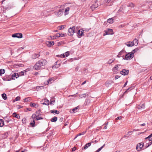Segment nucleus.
<instances>
[{
	"instance_id": "f257e3e1",
	"label": "nucleus",
	"mask_w": 152,
	"mask_h": 152,
	"mask_svg": "<svg viewBox=\"0 0 152 152\" xmlns=\"http://www.w3.org/2000/svg\"><path fill=\"white\" fill-rule=\"evenodd\" d=\"M75 27H70L68 29V35L72 36L74 33L75 32Z\"/></svg>"
},
{
	"instance_id": "f03ea898",
	"label": "nucleus",
	"mask_w": 152,
	"mask_h": 152,
	"mask_svg": "<svg viewBox=\"0 0 152 152\" xmlns=\"http://www.w3.org/2000/svg\"><path fill=\"white\" fill-rule=\"evenodd\" d=\"M104 32H105V34H103V35L104 36L107 35H113L114 34L113 29L111 28H108L107 30H104Z\"/></svg>"
},
{
	"instance_id": "7ed1b4c3",
	"label": "nucleus",
	"mask_w": 152,
	"mask_h": 152,
	"mask_svg": "<svg viewBox=\"0 0 152 152\" xmlns=\"http://www.w3.org/2000/svg\"><path fill=\"white\" fill-rule=\"evenodd\" d=\"M134 54L131 52L127 53L125 56V58H123L125 60H128L132 59L134 57Z\"/></svg>"
},
{
	"instance_id": "20e7f679",
	"label": "nucleus",
	"mask_w": 152,
	"mask_h": 152,
	"mask_svg": "<svg viewBox=\"0 0 152 152\" xmlns=\"http://www.w3.org/2000/svg\"><path fill=\"white\" fill-rule=\"evenodd\" d=\"M64 12V9L63 8L60 9L58 10L55 11V13L57 16H61L63 14Z\"/></svg>"
},
{
	"instance_id": "39448f33",
	"label": "nucleus",
	"mask_w": 152,
	"mask_h": 152,
	"mask_svg": "<svg viewBox=\"0 0 152 152\" xmlns=\"http://www.w3.org/2000/svg\"><path fill=\"white\" fill-rule=\"evenodd\" d=\"M37 62L39 63V65L41 67L46 65L47 63V61L45 59L40 60L38 61Z\"/></svg>"
},
{
	"instance_id": "423d86ee",
	"label": "nucleus",
	"mask_w": 152,
	"mask_h": 152,
	"mask_svg": "<svg viewBox=\"0 0 152 152\" xmlns=\"http://www.w3.org/2000/svg\"><path fill=\"white\" fill-rule=\"evenodd\" d=\"M12 37H17L19 38H21L23 37L22 34L20 33H17L12 34Z\"/></svg>"
},
{
	"instance_id": "0eeeda50",
	"label": "nucleus",
	"mask_w": 152,
	"mask_h": 152,
	"mask_svg": "<svg viewBox=\"0 0 152 152\" xmlns=\"http://www.w3.org/2000/svg\"><path fill=\"white\" fill-rule=\"evenodd\" d=\"M145 139H148V140L150 141L149 143H148L149 144L148 145V146L147 147H148L149 145H151L152 144V134L149 135L148 137H147L145 138Z\"/></svg>"
},
{
	"instance_id": "6e6552de",
	"label": "nucleus",
	"mask_w": 152,
	"mask_h": 152,
	"mask_svg": "<svg viewBox=\"0 0 152 152\" xmlns=\"http://www.w3.org/2000/svg\"><path fill=\"white\" fill-rule=\"evenodd\" d=\"M129 70L127 69H124L120 72V73L123 75H126L128 74Z\"/></svg>"
},
{
	"instance_id": "1a4fd4ad",
	"label": "nucleus",
	"mask_w": 152,
	"mask_h": 152,
	"mask_svg": "<svg viewBox=\"0 0 152 152\" xmlns=\"http://www.w3.org/2000/svg\"><path fill=\"white\" fill-rule=\"evenodd\" d=\"M41 67L39 65V63L37 62L34 66V68L36 70H38L40 69Z\"/></svg>"
},
{
	"instance_id": "9d476101",
	"label": "nucleus",
	"mask_w": 152,
	"mask_h": 152,
	"mask_svg": "<svg viewBox=\"0 0 152 152\" xmlns=\"http://www.w3.org/2000/svg\"><path fill=\"white\" fill-rule=\"evenodd\" d=\"M143 144H142L141 143H138L137 144L136 146V148L138 151L140 150L143 147Z\"/></svg>"
},
{
	"instance_id": "9b49d317",
	"label": "nucleus",
	"mask_w": 152,
	"mask_h": 152,
	"mask_svg": "<svg viewBox=\"0 0 152 152\" xmlns=\"http://www.w3.org/2000/svg\"><path fill=\"white\" fill-rule=\"evenodd\" d=\"M120 66V65H117L115 66L113 68V71L114 73H116L118 71V68Z\"/></svg>"
},
{
	"instance_id": "f8f14e48",
	"label": "nucleus",
	"mask_w": 152,
	"mask_h": 152,
	"mask_svg": "<svg viewBox=\"0 0 152 152\" xmlns=\"http://www.w3.org/2000/svg\"><path fill=\"white\" fill-rule=\"evenodd\" d=\"M95 3L93 4L91 6V8L93 9H94L95 8H96L98 7V4L97 3V0H95L94 1Z\"/></svg>"
},
{
	"instance_id": "ddd939ff",
	"label": "nucleus",
	"mask_w": 152,
	"mask_h": 152,
	"mask_svg": "<svg viewBox=\"0 0 152 152\" xmlns=\"http://www.w3.org/2000/svg\"><path fill=\"white\" fill-rule=\"evenodd\" d=\"M125 44L128 47H132L134 45V43L131 41L128 42H125Z\"/></svg>"
},
{
	"instance_id": "4468645a",
	"label": "nucleus",
	"mask_w": 152,
	"mask_h": 152,
	"mask_svg": "<svg viewBox=\"0 0 152 152\" xmlns=\"http://www.w3.org/2000/svg\"><path fill=\"white\" fill-rule=\"evenodd\" d=\"M19 76V75L18 73H14L13 74L12 76V79L13 80H15V78H18Z\"/></svg>"
},
{
	"instance_id": "2eb2a0df",
	"label": "nucleus",
	"mask_w": 152,
	"mask_h": 152,
	"mask_svg": "<svg viewBox=\"0 0 152 152\" xmlns=\"http://www.w3.org/2000/svg\"><path fill=\"white\" fill-rule=\"evenodd\" d=\"M54 42L53 41H47L46 44L47 46L49 47H51L54 45Z\"/></svg>"
},
{
	"instance_id": "dca6fc26",
	"label": "nucleus",
	"mask_w": 152,
	"mask_h": 152,
	"mask_svg": "<svg viewBox=\"0 0 152 152\" xmlns=\"http://www.w3.org/2000/svg\"><path fill=\"white\" fill-rule=\"evenodd\" d=\"M30 105L32 107H34L36 108H37L38 107V104L36 103H33L32 102H31L30 103Z\"/></svg>"
},
{
	"instance_id": "f3484780",
	"label": "nucleus",
	"mask_w": 152,
	"mask_h": 152,
	"mask_svg": "<svg viewBox=\"0 0 152 152\" xmlns=\"http://www.w3.org/2000/svg\"><path fill=\"white\" fill-rule=\"evenodd\" d=\"M145 104H139L137 106V108L139 110L144 109L145 108Z\"/></svg>"
},
{
	"instance_id": "a211bd4d",
	"label": "nucleus",
	"mask_w": 152,
	"mask_h": 152,
	"mask_svg": "<svg viewBox=\"0 0 152 152\" xmlns=\"http://www.w3.org/2000/svg\"><path fill=\"white\" fill-rule=\"evenodd\" d=\"M126 53L125 50L124 49L121 50L119 53L117 55L118 57H120V56L123 55L124 53Z\"/></svg>"
},
{
	"instance_id": "6ab92c4d",
	"label": "nucleus",
	"mask_w": 152,
	"mask_h": 152,
	"mask_svg": "<svg viewBox=\"0 0 152 152\" xmlns=\"http://www.w3.org/2000/svg\"><path fill=\"white\" fill-rule=\"evenodd\" d=\"M54 81V79L53 78H51L49 79L47 81V82L45 84L48 85V84L50 83V84L52 83V82Z\"/></svg>"
},
{
	"instance_id": "aec40b11",
	"label": "nucleus",
	"mask_w": 152,
	"mask_h": 152,
	"mask_svg": "<svg viewBox=\"0 0 152 152\" xmlns=\"http://www.w3.org/2000/svg\"><path fill=\"white\" fill-rule=\"evenodd\" d=\"M65 34H63L62 33H57L56 34V36H57V37H61L63 36H64Z\"/></svg>"
},
{
	"instance_id": "412c9836",
	"label": "nucleus",
	"mask_w": 152,
	"mask_h": 152,
	"mask_svg": "<svg viewBox=\"0 0 152 152\" xmlns=\"http://www.w3.org/2000/svg\"><path fill=\"white\" fill-rule=\"evenodd\" d=\"M138 40L136 39H134L133 41L132 42H133L134 43V45L137 46L138 44Z\"/></svg>"
},
{
	"instance_id": "4be33fe9",
	"label": "nucleus",
	"mask_w": 152,
	"mask_h": 152,
	"mask_svg": "<svg viewBox=\"0 0 152 152\" xmlns=\"http://www.w3.org/2000/svg\"><path fill=\"white\" fill-rule=\"evenodd\" d=\"M69 7H67L65 10L64 11L65 15H68L69 13Z\"/></svg>"
},
{
	"instance_id": "5701e85b",
	"label": "nucleus",
	"mask_w": 152,
	"mask_h": 152,
	"mask_svg": "<svg viewBox=\"0 0 152 152\" xmlns=\"http://www.w3.org/2000/svg\"><path fill=\"white\" fill-rule=\"evenodd\" d=\"M39 54H34L32 56V57L34 59H35L38 58L39 56Z\"/></svg>"
},
{
	"instance_id": "b1692460",
	"label": "nucleus",
	"mask_w": 152,
	"mask_h": 152,
	"mask_svg": "<svg viewBox=\"0 0 152 152\" xmlns=\"http://www.w3.org/2000/svg\"><path fill=\"white\" fill-rule=\"evenodd\" d=\"M113 19L112 18L108 19L107 20V22L110 24L112 23L113 22Z\"/></svg>"
},
{
	"instance_id": "393cba45",
	"label": "nucleus",
	"mask_w": 152,
	"mask_h": 152,
	"mask_svg": "<svg viewBox=\"0 0 152 152\" xmlns=\"http://www.w3.org/2000/svg\"><path fill=\"white\" fill-rule=\"evenodd\" d=\"M91 145V143L90 142H88L85 145V146L84 147V149L85 150L87 149L89 146H90Z\"/></svg>"
},
{
	"instance_id": "a878e982",
	"label": "nucleus",
	"mask_w": 152,
	"mask_h": 152,
	"mask_svg": "<svg viewBox=\"0 0 152 152\" xmlns=\"http://www.w3.org/2000/svg\"><path fill=\"white\" fill-rule=\"evenodd\" d=\"M83 30H79L77 32V34L79 36H82L83 34Z\"/></svg>"
},
{
	"instance_id": "bb28decb",
	"label": "nucleus",
	"mask_w": 152,
	"mask_h": 152,
	"mask_svg": "<svg viewBox=\"0 0 152 152\" xmlns=\"http://www.w3.org/2000/svg\"><path fill=\"white\" fill-rule=\"evenodd\" d=\"M26 71L24 70V71H22L21 72H20L18 74L19 76H23L24 75V73H26Z\"/></svg>"
},
{
	"instance_id": "cd10ccee",
	"label": "nucleus",
	"mask_w": 152,
	"mask_h": 152,
	"mask_svg": "<svg viewBox=\"0 0 152 152\" xmlns=\"http://www.w3.org/2000/svg\"><path fill=\"white\" fill-rule=\"evenodd\" d=\"M55 102V100L53 98H51V100H50V104L51 105H53L54 104V103Z\"/></svg>"
},
{
	"instance_id": "c85d7f7f",
	"label": "nucleus",
	"mask_w": 152,
	"mask_h": 152,
	"mask_svg": "<svg viewBox=\"0 0 152 152\" xmlns=\"http://www.w3.org/2000/svg\"><path fill=\"white\" fill-rule=\"evenodd\" d=\"M3 99L4 100H6L7 99V95L5 94L4 93L1 95Z\"/></svg>"
},
{
	"instance_id": "c756f323",
	"label": "nucleus",
	"mask_w": 152,
	"mask_h": 152,
	"mask_svg": "<svg viewBox=\"0 0 152 152\" xmlns=\"http://www.w3.org/2000/svg\"><path fill=\"white\" fill-rule=\"evenodd\" d=\"M135 6V5L133 3H131L129 4L128 6L131 7V8H133Z\"/></svg>"
},
{
	"instance_id": "7c9ffc66",
	"label": "nucleus",
	"mask_w": 152,
	"mask_h": 152,
	"mask_svg": "<svg viewBox=\"0 0 152 152\" xmlns=\"http://www.w3.org/2000/svg\"><path fill=\"white\" fill-rule=\"evenodd\" d=\"M43 104H45L46 105H48L49 104V100H45L44 102L42 103Z\"/></svg>"
},
{
	"instance_id": "2f4dec72",
	"label": "nucleus",
	"mask_w": 152,
	"mask_h": 152,
	"mask_svg": "<svg viewBox=\"0 0 152 152\" xmlns=\"http://www.w3.org/2000/svg\"><path fill=\"white\" fill-rule=\"evenodd\" d=\"M13 115L14 117H16L17 118H20L19 115L17 114L16 113H14Z\"/></svg>"
},
{
	"instance_id": "473e14b6",
	"label": "nucleus",
	"mask_w": 152,
	"mask_h": 152,
	"mask_svg": "<svg viewBox=\"0 0 152 152\" xmlns=\"http://www.w3.org/2000/svg\"><path fill=\"white\" fill-rule=\"evenodd\" d=\"M31 99L30 97H27L24 99V102H28L30 101Z\"/></svg>"
},
{
	"instance_id": "72a5a7b5",
	"label": "nucleus",
	"mask_w": 152,
	"mask_h": 152,
	"mask_svg": "<svg viewBox=\"0 0 152 152\" xmlns=\"http://www.w3.org/2000/svg\"><path fill=\"white\" fill-rule=\"evenodd\" d=\"M30 124L32 127H34L35 126V122L34 119L33 120V122L30 123Z\"/></svg>"
},
{
	"instance_id": "f704fd0d",
	"label": "nucleus",
	"mask_w": 152,
	"mask_h": 152,
	"mask_svg": "<svg viewBox=\"0 0 152 152\" xmlns=\"http://www.w3.org/2000/svg\"><path fill=\"white\" fill-rule=\"evenodd\" d=\"M57 120V118L56 117H54L51 119V121L52 122H55Z\"/></svg>"
},
{
	"instance_id": "c9c22d12",
	"label": "nucleus",
	"mask_w": 152,
	"mask_h": 152,
	"mask_svg": "<svg viewBox=\"0 0 152 152\" xmlns=\"http://www.w3.org/2000/svg\"><path fill=\"white\" fill-rule=\"evenodd\" d=\"M65 25L60 26L58 27V29L59 30L63 29L65 28Z\"/></svg>"
},
{
	"instance_id": "e433bc0d",
	"label": "nucleus",
	"mask_w": 152,
	"mask_h": 152,
	"mask_svg": "<svg viewBox=\"0 0 152 152\" xmlns=\"http://www.w3.org/2000/svg\"><path fill=\"white\" fill-rule=\"evenodd\" d=\"M139 49L138 48H136L135 49H134L131 52L133 53V54H134V53H135L136 52H137L138 50H139Z\"/></svg>"
},
{
	"instance_id": "4c0bfd02",
	"label": "nucleus",
	"mask_w": 152,
	"mask_h": 152,
	"mask_svg": "<svg viewBox=\"0 0 152 152\" xmlns=\"http://www.w3.org/2000/svg\"><path fill=\"white\" fill-rule=\"evenodd\" d=\"M4 125V121L2 119H0V127H2Z\"/></svg>"
},
{
	"instance_id": "58836bf2",
	"label": "nucleus",
	"mask_w": 152,
	"mask_h": 152,
	"mask_svg": "<svg viewBox=\"0 0 152 152\" xmlns=\"http://www.w3.org/2000/svg\"><path fill=\"white\" fill-rule=\"evenodd\" d=\"M114 59L113 58L110 59L108 61L107 63L110 64L113 63L114 61Z\"/></svg>"
},
{
	"instance_id": "ea45409f",
	"label": "nucleus",
	"mask_w": 152,
	"mask_h": 152,
	"mask_svg": "<svg viewBox=\"0 0 152 152\" xmlns=\"http://www.w3.org/2000/svg\"><path fill=\"white\" fill-rule=\"evenodd\" d=\"M50 112L52 113H55L57 114H58L59 113V111L57 110H55V111L53 110H51L50 111Z\"/></svg>"
},
{
	"instance_id": "a19ab883",
	"label": "nucleus",
	"mask_w": 152,
	"mask_h": 152,
	"mask_svg": "<svg viewBox=\"0 0 152 152\" xmlns=\"http://www.w3.org/2000/svg\"><path fill=\"white\" fill-rule=\"evenodd\" d=\"M5 73V70L4 69H1L0 70V76Z\"/></svg>"
},
{
	"instance_id": "79ce46f5",
	"label": "nucleus",
	"mask_w": 152,
	"mask_h": 152,
	"mask_svg": "<svg viewBox=\"0 0 152 152\" xmlns=\"http://www.w3.org/2000/svg\"><path fill=\"white\" fill-rule=\"evenodd\" d=\"M70 53V52L69 51H67L64 54L65 55V57H67L69 55Z\"/></svg>"
},
{
	"instance_id": "37998d69",
	"label": "nucleus",
	"mask_w": 152,
	"mask_h": 152,
	"mask_svg": "<svg viewBox=\"0 0 152 152\" xmlns=\"http://www.w3.org/2000/svg\"><path fill=\"white\" fill-rule=\"evenodd\" d=\"M51 38L52 39H56L57 37V36H56V35L53 36H50Z\"/></svg>"
},
{
	"instance_id": "c03bdc74",
	"label": "nucleus",
	"mask_w": 152,
	"mask_h": 152,
	"mask_svg": "<svg viewBox=\"0 0 152 152\" xmlns=\"http://www.w3.org/2000/svg\"><path fill=\"white\" fill-rule=\"evenodd\" d=\"M57 56L60 57L61 58H64L65 57V55L64 54H61V55H58Z\"/></svg>"
},
{
	"instance_id": "a18cd8bd",
	"label": "nucleus",
	"mask_w": 152,
	"mask_h": 152,
	"mask_svg": "<svg viewBox=\"0 0 152 152\" xmlns=\"http://www.w3.org/2000/svg\"><path fill=\"white\" fill-rule=\"evenodd\" d=\"M78 109V107H76L72 109V111L73 112L75 113L77 112V110Z\"/></svg>"
},
{
	"instance_id": "49530a36",
	"label": "nucleus",
	"mask_w": 152,
	"mask_h": 152,
	"mask_svg": "<svg viewBox=\"0 0 152 152\" xmlns=\"http://www.w3.org/2000/svg\"><path fill=\"white\" fill-rule=\"evenodd\" d=\"M86 95V94H80L79 95V96L81 98H83V97H85V96H84V95Z\"/></svg>"
},
{
	"instance_id": "de8ad7c7",
	"label": "nucleus",
	"mask_w": 152,
	"mask_h": 152,
	"mask_svg": "<svg viewBox=\"0 0 152 152\" xmlns=\"http://www.w3.org/2000/svg\"><path fill=\"white\" fill-rule=\"evenodd\" d=\"M42 119H43L42 118H41V117H37V116L36 118V120L37 121H38L39 120Z\"/></svg>"
},
{
	"instance_id": "09e8293b",
	"label": "nucleus",
	"mask_w": 152,
	"mask_h": 152,
	"mask_svg": "<svg viewBox=\"0 0 152 152\" xmlns=\"http://www.w3.org/2000/svg\"><path fill=\"white\" fill-rule=\"evenodd\" d=\"M105 144H104L101 147L99 148L98 150L99 151H100L101 149L104 147V146H105Z\"/></svg>"
},
{
	"instance_id": "8fccbe9b",
	"label": "nucleus",
	"mask_w": 152,
	"mask_h": 152,
	"mask_svg": "<svg viewBox=\"0 0 152 152\" xmlns=\"http://www.w3.org/2000/svg\"><path fill=\"white\" fill-rule=\"evenodd\" d=\"M20 99V97L19 96H17L15 98V100L18 101Z\"/></svg>"
},
{
	"instance_id": "3c124183",
	"label": "nucleus",
	"mask_w": 152,
	"mask_h": 152,
	"mask_svg": "<svg viewBox=\"0 0 152 152\" xmlns=\"http://www.w3.org/2000/svg\"><path fill=\"white\" fill-rule=\"evenodd\" d=\"M79 69V67L78 66L76 67L75 69V71L76 72H77L78 71Z\"/></svg>"
},
{
	"instance_id": "603ef678",
	"label": "nucleus",
	"mask_w": 152,
	"mask_h": 152,
	"mask_svg": "<svg viewBox=\"0 0 152 152\" xmlns=\"http://www.w3.org/2000/svg\"><path fill=\"white\" fill-rule=\"evenodd\" d=\"M37 116L36 115H33L31 116V117L33 118H34V119L35 118L36 119V118Z\"/></svg>"
},
{
	"instance_id": "864d4df0",
	"label": "nucleus",
	"mask_w": 152,
	"mask_h": 152,
	"mask_svg": "<svg viewBox=\"0 0 152 152\" xmlns=\"http://www.w3.org/2000/svg\"><path fill=\"white\" fill-rule=\"evenodd\" d=\"M82 134H77L76 136V137L74 138V139H75L77 137H78L79 136L81 135Z\"/></svg>"
},
{
	"instance_id": "5fc2aeb1",
	"label": "nucleus",
	"mask_w": 152,
	"mask_h": 152,
	"mask_svg": "<svg viewBox=\"0 0 152 152\" xmlns=\"http://www.w3.org/2000/svg\"><path fill=\"white\" fill-rule=\"evenodd\" d=\"M121 119L122 117L121 116L118 117L116 118L117 120H121Z\"/></svg>"
},
{
	"instance_id": "6e6d98bb",
	"label": "nucleus",
	"mask_w": 152,
	"mask_h": 152,
	"mask_svg": "<svg viewBox=\"0 0 152 152\" xmlns=\"http://www.w3.org/2000/svg\"><path fill=\"white\" fill-rule=\"evenodd\" d=\"M4 119L7 123H8L10 122V121L9 120L8 118H7L6 117Z\"/></svg>"
},
{
	"instance_id": "4d7b16f0",
	"label": "nucleus",
	"mask_w": 152,
	"mask_h": 152,
	"mask_svg": "<svg viewBox=\"0 0 152 152\" xmlns=\"http://www.w3.org/2000/svg\"><path fill=\"white\" fill-rule=\"evenodd\" d=\"M120 77V76L117 75L115 76V79L116 80V79L119 78Z\"/></svg>"
},
{
	"instance_id": "13d9d810",
	"label": "nucleus",
	"mask_w": 152,
	"mask_h": 152,
	"mask_svg": "<svg viewBox=\"0 0 152 152\" xmlns=\"http://www.w3.org/2000/svg\"><path fill=\"white\" fill-rule=\"evenodd\" d=\"M76 149V148L75 147H74L72 148V151H74Z\"/></svg>"
},
{
	"instance_id": "bf43d9fd",
	"label": "nucleus",
	"mask_w": 152,
	"mask_h": 152,
	"mask_svg": "<svg viewBox=\"0 0 152 152\" xmlns=\"http://www.w3.org/2000/svg\"><path fill=\"white\" fill-rule=\"evenodd\" d=\"M63 119H64V118H62V117L61 118H60L59 119V121H60L62 122L63 120Z\"/></svg>"
},
{
	"instance_id": "052dcab7",
	"label": "nucleus",
	"mask_w": 152,
	"mask_h": 152,
	"mask_svg": "<svg viewBox=\"0 0 152 152\" xmlns=\"http://www.w3.org/2000/svg\"><path fill=\"white\" fill-rule=\"evenodd\" d=\"M128 81L127 80L126 81V82L125 83V84H124V86H123V87H125L126 86V85H127V83H128Z\"/></svg>"
},
{
	"instance_id": "680f3d73",
	"label": "nucleus",
	"mask_w": 152,
	"mask_h": 152,
	"mask_svg": "<svg viewBox=\"0 0 152 152\" xmlns=\"http://www.w3.org/2000/svg\"><path fill=\"white\" fill-rule=\"evenodd\" d=\"M124 25H121L119 26V28H123L124 27Z\"/></svg>"
},
{
	"instance_id": "e2e57ef3",
	"label": "nucleus",
	"mask_w": 152,
	"mask_h": 152,
	"mask_svg": "<svg viewBox=\"0 0 152 152\" xmlns=\"http://www.w3.org/2000/svg\"><path fill=\"white\" fill-rule=\"evenodd\" d=\"M138 130H139L138 129L137 130L134 129L131 132H136L138 131Z\"/></svg>"
},
{
	"instance_id": "0e129e2a",
	"label": "nucleus",
	"mask_w": 152,
	"mask_h": 152,
	"mask_svg": "<svg viewBox=\"0 0 152 152\" xmlns=\"http://www.w3.org/2000/svg\"><path fill=\"white\" fill-rule=\"evenodd\" d=\"M130 88H128L127 89V90L125 91L124 92V94H126V93L128 91Z\"/></svg>"
},
{
	"instance_id": "69168bd1",
	"label": "nucleus",
	"mask_w": 152,
	"mask_h": 152,
	"mask_svg": "<svg viewBox=\"0 0 152 152\" xmlns=\"http://www.w3.org/2000/svg\"><path fill=\"white\" fill-rule=\"evenodd\" d=\"M108 82L107 81V82H106V83H105V85H106L107 86H109V84H108Z\"/></svg>"
},
{
	"instance_id": "338daca9",
	"label": "nucleus",
	"mask_w": 152,
	"mask_h": 152,
	"mask_svg": "<svg viewBox=\"0 0 152 152\" xmlns=\"http://www.w3.org/2000/svg\"><path fill=\"white\" fill-rule=\"evenodd\" d=\"M145 123H143V124H142L141 125H140V126H145Z\"/></svg>"
},
{
	"instance_id": "774afa93",
	"label": "nucleus",
	"mask_w": 152,
	"mask_h": 152,
	"mask_svg": "<svg viewBox=\"0 0 152 152\" xmlns=\"http://www.w3.org/2000/svg\"><path fill=\"white\" fill-rule=\"evenodd\" d=\"M86 81H85L83 82L82 83V85H83L85 83H86Z\"/></svg>"
}]
</instances>
